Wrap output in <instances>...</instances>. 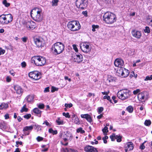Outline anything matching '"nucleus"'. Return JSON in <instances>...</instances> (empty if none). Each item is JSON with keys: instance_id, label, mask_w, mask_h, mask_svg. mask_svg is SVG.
Returning a JSON list of instances; mask_svg holds the SVG:
<instances>
[{"instance_id": "nucleus-1", "label": "nucleus", "mask_w": 152, "mask_h": 152, "mask_svg": "<svg viewBox=\"0 0 152 152\" xmlns=\"http://www.w3.org/2000/svg\"><path fill=\"white\" fill-rule=\"evenodd\" d=\"M42 10L37 7L33 9L31 12V15L32 19L36 21L39 22L42 20Z\"/></svg>"}, {"instance_id": "nucleus-2", "label": "nucleus", "mask_w": 152, "mask_h": 152, "mask_svg": "<svg viewBox=\"0 0 152 152\" xmlns=\"http://www.w3.org/2000/svg\"><path fill=\"white\" fill-rule=\"evenodd\" d=\"M64 45L61 42H57L52 46V50L54 54L57 55L61 53L64 50Z\"/></svg>"}, {"instance_id": "nucleus-3", "label": "nucleus", "mask_w": 152, "mask_h": 152, "mask_svg": "<svg viewBox=\"0 0 152 152\" xmlns=\"http://www.w3.org/2000/svg\"><path fill=\"white\" fill-rule=\"evenodd\" d=\"M31 61L32 63L34 64L37 66H43L45 64L46 62L45 58L40 56H35L32 57Z\"/></svg>"}, {"instance_id": "nucleus-4", "label": "nucleus", "mask_w": 152, "mask_h": 152, "mask_svg": "<svg viewBox=\"0 0 152 152\" xmlns=\"http://www.w3.org/2000/svg\"><path fill=\"white\" fill-rule=\"evenodd\" d=\"M104 20L108 24H112L116 20L115 15L113 13L108 12L105 13L103 16Z\"/></svg>"}, {"instance_id": "nucleus-5", "label": "nucleus", "mask_w": 152, "mask_h": 152, "mask_svg": "<svg viewBox=\"0 0 152 152\" xmlns=\"http://www.w3.org/2000/svg\"><path fill=\"white\" fill-rule=\"evenodd\" d=\"M117 96L120 99L124 100L129 98L131 95V92L127 89H124L119 91L117 94Z\"/></svg>"}, {"instance_id": "nucleus-6", "label": "nucleus", "mask_w": 152, "mask_h": 152, "mask_svg": "<svg viewBox=\"0 0 152 152\" xmlns=\"http://www.w3.org/2000/svg\"><path fill=\"white\" fill-rule=\"evenodd\" d=\"M67 26L69 29L72 31H78L80 28V26L79 22L76 21L69 22Z\"/></svg>"}, {"instance_id": "nucleus-7", "label": "nucleus", "mask_w": 152, "mask_h": 152, "mask_svg": "<svg viewBox=\"0 0 152 152\" xmlns=\"http://www.w3.org/2000/svg\"><path fill=\"white\" fill-rule=\"evenodd\" d=\"M117 72L118 76L124 77H127L129 73L128 70L123 68L118 69Z\"/></svg>"}, {"instance_id": "nucleus-8", "label": "nucleus", "mask_w": 152, "mask_h": 152, "mask_svg": "<svg viewBox=\"0 0 152 152\" xmlns=\"http://www.w3.org/2000/svg\"><path fill=\"white\" fill-rule=\"evenodd\" d=\"M148 95L147 92L146 91L139 93L137 96L138 99L141 102H145L148 99Z\"/></svg>"}, {"instance_id": "nucleus-9", "label": "nucleus", "mask_w": 152, "mask_h": 152, "mask_svg": "<svg viewBox=\"0 0 152 152\" xmlns=\"http://www.w3.org/2000/svg\"><path fill=\"white\" fill-rule=\"evenodd\" d=\"M80 47L84 53H87L91 51V48L88 43L83 42L81 43Z\"/></svg>"}, {"instance_id": "nucleus-10", "label": "nucleus", "mask_w": 152, "mask_h": 152, "mask_svg": "<svg viewBox=\"0 0 152 152\" xmlns=\"http://www.w3.org/2000/svg\"><path fill=\"white\" fill-rule=\"evenodd\" d=\"M33 39L34 43L37 47L39 48L43 46L44 44L42 38L39 37H34Z\"/></svg>"}, {"instance_id": "nucleus-11", "label": "nucleus", "mask_w": 152, "mask_h": 152, "mask_svg": "<svg viewBox=\"0 0 152 152\" xmlns=\"http://www.w3.org/2000/svg\"><path fill=\"white\" fill-rule=\"evenodd\" d=\"M85 1V0H76V5L77 7L82 10L84 9L87 7V4Z\"/></svg>"}, {"instance_id": "nucleus-12", "label": "nucleus", "mask_w": 152, "mask_h": 152, "mask_svg": "<svg viewBox=\"0 0 152 152\" xmlns=\"http://www.w3.org/2000/svg\"><path fill=\"white\" fill-rule=\"evenodd\" d=\"M28 76L30 77L35 80H37L41 78V75L37 71H33L29 72Z\"/></svg>"}, {"instance_id": "nucleus-13", "label": "nucleus", "mask_w": 152, "mask_h": 152, "mask_svg": "<svg viewBox=\"0 0 152 152\" xmlns=\"http://www.w3.org/2000/svg\"><path fill=\"white\" fill-rule=\"evenodd\" d=\"M26 28L29 30H32L34 29L36 27L35 22L32 20H29L26 22Z\"/></svg>"}, {"instance_id": "nucleus-14", "label": "nucleus", "mask_w": 152, "mask_h": 152, "mask_svg": "<svg viewBox=\"0 0 152 152\" xmlns=\"http://www.w3.org/2000/svg\"><path fill=\"white\" fill-rule=\"evenodd\" d=\"M73 61L77 63L81 62L83 60V56L81 54H74L72 56Z\"/></svg>"}, {"instance_id": "nucleus-15", "label": "nucleus", "mask_w": 152, "mask_h": 152, "mask_svg": "<svg viewBox=\"0 0 152 152\" xmlns=\"http://www.w3.org/2000/svg\"><path fill=\"white\" fill-rule=\"evenodd\" d=\"M115 65L118 67V69L122 68L124 64V61L121 59L117 58L114 61Z\"/></svg>"}, {"instance_id": "nucleus-16", "label": "nucleus", "mask_w": 152, "mask_h": 152, "mask_svg": "<svg viewBox=\"0 0 152 152\" xmlns=\"http://www.w3.org/2000/svg\"><path fill=\"white\" fill-rule=\"evenodd\" d=\"M84 150L86 152H97V150L96 148L89 145H87L85 147Z\"/></svg>"}, {"instance_id": "nucleus-17", "label": "nucleus", "mask_w": 152, "mask_h": 152, "mask_svg": "<svg viewBox=\"0 0 152 152\" xmlns=\"http://www.w3.org/2000/svg\"><path fill=\"white\" fill-rule=\"evenodd\" d=\"M132 33L133 37L138 39L140 38L141 36V32L136 30H132Z\"/></svg>"}, {"instance_id": "nucleus-18", "label": "nucleus", "mask_w": 152, "mask_h": 152, "mask_svg": "<svg viewBox=\"0 0 152 152\" xmlns=\"http://www.w3.org/2000/svg\"><path fill=\"white\" fill-rule=\"evenodd\" d=\"M0 23L2 24H7L6 15L3 14L0 16Z\"/></svg>"}, {"instance_id": "nucleus-19", "label": "nucleus", "mask_w": 152, "mask_h": 152, "mask_svg": "<svg viewBox=\"0 0 152 152\" xmlns=\"http://www.w3.org/2000/svg\"><path fill=\"white\" fill-rule=\"evenodd\" d=\"M127 146H126L125 149V152H127L128 151L132 150L134 148L133 144L131 142H127Z\"/></svg>"}, {"instance_id": "nucleus-20", "label": "nucleus", "mask_w": 152, "mask_h": 152, "mask_svg": "<svg viewBox=\"0 0 152 152\" xmlns=\"http://www.w3.org/2000/svg\"><path fill=\"white\" fill-rule=\"evenodd\" d=\"M81 117L82 118H86L90 123H91L92 121L91 117L88 114H82L81 115Z\"/></svg>"}, {"instance_id": "nucleus-21", "label": "nucleus", "mask_w": 152, "mask_h": 152, "mask_svg": "<svg viewBox=\"0 0 152 152\" xmlns=\"http://www.w3.org/2000/svg\"><path fill=\"white\" fill-rule=\"evenodd\" d=\"M34 98V95L33 94H31L27 96L26 97V99L28 103H31L33 102Z\"/></svg>"}, {"instance_id": "nucleus-22", "label": "nucleus", "mask_w": 152, "mask_h": 152, "mask_svg": "<svg viewBox=\"0 0 152 152\" xmlns=\"http://www.w3.org/2000/svg\"><path fill=\"white\" fill-rule=\"evenodd\" d=\"M14 89L16 93L19 94H21L23 92V90L20 87L16 86L14 87Z\"/></svg>"}, {"instance_id": "nucleus-23", "label": "nucleus", "mask_w": 152, "mask_h": 152, "mask_svg": "<svg viewBox=\"0 0 152 152\" xmlns=\"http://www.w3.org/2000/svg\"><path fill=\"white\" fill-rule=\"evenodd\" d=\"M6 17L7 20V24L12 20L13 17L11 14L6 15Z\"/></svg>"}, {"instance_id": "nucleus-24", "label": "nucleus", "mask_w": 152, "mask_h": 152, "mask_svg": "<svg viewBox=\"0 0 152 152\" xmlns=\"http://www.w3.org/2000/svg\"><path fill=\"white\" fill-rule=\"evenodd\" d=\"M33 111L35 113L38 114L39 117H41L42 112L38 108H34L33 109Z\"/></svg>"}, {"instance_id": "nucleus-25", "label": "nucleus", "mask_w": 152, "mask_h": 152, "mask_svg": "<svg viewBox=\"0 0 152 152\" xmlns=\"http://www.w3.org/2000/svg\"><path fill=\"white\" fill-rule=\"evenodd\" d=\"M8 107V104L7 103H2L0 104V110L6 109Z\"/></svg>"}, {"instance_id": "nucleus-26", "label": "nucleus", "mask_w": 152, "mask_h": 152, "mask_svg": "<svg viewBox=\"0 0 152 152\" xmlns=\"http://www.w3.org/2000/svg\"><path fill=\"white\" fill-rule=\"evenodd\" d=\"M33 129V126H26L24 127L23 130V131H27L28 130H31Z\"/></svg>"}, {"instance_id": "nucleus-27", "label": "nucleus", "mask_w": 152, "mask_h": 152, "mask_svg": "<svg viewBox=\"0 0 152 152\" xmlns=\"http://www.w3.org/2000/svg\"><path fill=\"white\" fill-rule=\"evenodd\" d=\"M26 104H24L22 109L20 110V112L21 113H23L24 112H27L28 111V109L26 108Z\"/></svg>"}, {"instance_id": "nucleus-28", "label": "nucleus", "mask_w": 152, "mask_h": 152, "mask_svg": "<svg viewBox=\"0 0 152 152\" xmlns=\"http://www.w3.org/2000/svg\"><path fill=\"white\" fill-rule=\"evenodd\" d=\"M122 137L120 135H115V139L117 140V141L118 142H120L121 141Z\"/></svg>"}, {"instance_id": "nucleus-29", "label": "nucleus", "mask_w": 152, "mask_h": 152, "mask_svg": "<svg viewBox=\"0 0 152 152\" xmlns=\"http://www.w3.org/2000/svg\"><path fill=\"white\" fill-rule=\"evenodd\" d=\"M126 110L129 113H132L133 111V108L132 106H129L126 108Z\"/></svg>"}, {"instance_id": "nucleus-30", "label": "nucleus", "mask_w": 152, "mask_h": 152, "mask_svg": "<svg viewBox=\"0 0 152 152\" xmlns=\"http://www.w3.org/2000/svg\"><path fill=\"white\" fill-rule=\"evenodd\" d=\"M58 0H53L52 6H57L58 5Z\"/></svg>"}, {"instance_id": "nucleus-31", "label": "nucleus", "mask_w": 152, "mask_h": 152, "mask_svg": "<svg viewBox=\"0 0 152 152\" xmlns=\"http://www.w3.org/2000/svg\"><path fill=\"white\" fill-rule=\"evenodd\" d=\"M77 133L80 132L81 134H83L85 133V131L83 130L82 128L80 127L77 129Z\"/></svg>"}, {"instance_id": "nucleus-32", "label": "nucleus", "mask_w": 152, "mask_h": 152, "mask_svg": "<svg viewBox=\"0 0 152 152\" xmlns=\"http://www.w3.org/2000/svg\"><path fill=\"white\" fill-rule=\"evenodd\" d=\"M64 136L65 137H66L67 138H68L69 137H72V135L70 132H67L64 135Z\"/></svg>"}, {"instance_id": "nucleus-33", "label": "nucleus", "mask_w": 152, "mask_h": 152, "mask_svg": "<svg viewBox=\"0 0 152 152\" xmlns=\"http://www.w3.org/2000/svg\"><path fill=\"white\" fill-rule=\"evenodd\" d=\"M2 3L5 6L7 7H9L10 5V3H7L6 0H4Z\"/></svg>"}, {"instance_id": "nucleus-34", "label": "nucleus", "mask_w": 152, "mask_h": 152, "mask_svg": "<svg viewBox=\"0 0 152 152\" xmlns=\"http://www.w3.org/2000/svg\"><path fill=\"white\" fill-rule=\"evenodd\" d=\"M151 122L150 120H146L144 122L145 125L146 126H149L151 125Z\"/></svg>"}, {"instance_id": "nucleus-35", "label": "nucleus", "mask_w": 152, "mask_h": 152, "mask_svg": "<svg viewBox=\"0 0 152 152\" xmlns=\"http://www.w3.org/2000/svg\"><path fill=\"white\" fill-rule=\"evenodd\" d=\"M92 27V31L94 32L96 31L95 29H98L99 27V26L97 25H93Z\"/></svg>"}, {"instance_id": "nucleus-36", "label": "nucleus", "mask_w": 152, "mask_h": 152, "mask_svg": "<svg viewBox=\"0 0 152 152\" xmlns=\"http://www.w3.org/2000/svg\"><path fill=\"white\" fill-rule=\"evenodd\" d=\"M144 30L145 33H146L148 34L150 33V32L149 28L147 26L145 27V29Z\"/></svg>"}, {"instance_id": "nucleus-37", "label": "nucleus", "mask_w": 152, "mask_h": 152, "mask_svg": "<svg viewBox=\"0 0 152 152\" xmlns=\"http://www.w3.org/2000/svg\"><path fill=\"white\" fill-rule=\"evenodd\" d=\"M31 117V115L30 114H27L23 116V117L27 119H28Z\"/></svg>"}, {"instance_id": "nucleus-38", "label": "nucleus", "mask_w": 152, "mask_h": 152, "mask_svg": "<svg viewBox=\"0 0 152 152\" xmlns=\"http://www.w3.org/2000/svg\"><path fill=\"white\" fill-rule=\"evenodd\" d=\"M115 134H113L112 135L110 136V138L112 141H114L115 140Z\"/></svg>"}, {"instance_id": "nucleus-39", "label": "nucleus", "mask_w": 152, "mask_h": 152, "mask_svg": "<svg viewBox=\"0 0 152 152\" xmlns=\"http://www.w3.org/2000/svg\"><path fill=\"white\" fill-rule=\"evenodd\" d=\"M63 115L64 116H65L66 118H69L70 117V116L69 115V113H66L64 112L63 113Z\"/></svg>"}, {"instance_id": "nucleus-40", "label": "nucleus", "mask_w": 152, "mask_h": 152, "mask_svg": "<svg viewBox=\"0 0 152 152\" xmlns=\"http://www.w3.org/2000/svg\"><path fill=\"white\" fill-rule=\"evenodd\" d=\"M152 79V75H150V76H147L146 77V78L144 79L145 81H147L148 80H151Z\"/></svg>"}, {"instance_id": "nucleus-41", "label": "nucleus", "mask_w": 152, "mask_h": 152, "mask_svg": "<svg viewBox=\"0 0 152 152\" xmlns=\"http://www.w3.org/2000/svg\"><path fill=\"white\" fill-rule=\"evenodd\" d=\"M38 107L40 109H43L45 107V105L44 104L42 103H41L38 105Z\"/></svg>"}, {"instance_id": "nucleus-42", "label": "nucleus", "mask_w": 152, "mask_h": 152, "mask_svg": "<svg viewBox=\"0 0 152 152\" xmlns=\"http://www.w3.org/2000/svg\"><path fill=\"white\" fill-rule=\"evenodd\" d=\"M103 99H107V100H109L110 102H112V100L110 99V97L109 96H104L103 97Z\"/></svg>"}, {"instance_id": "nucleus-43", "label": "nucleus", "mask_w": 152, "mask_h": 152, "mask_svg": "<svg viewBox=\"0 0 152 152\" xmlns=\"http://www.w3.org/2000/svg\"><path fill=\"white\" fill-rule=\"evenodd\" d=\"M108 138V137L107 136H105L104 137L102 138V140H103L104 142L106 144L107 143V139Z\"/></svg>"}, {"instance_id": "nucleus-44", "label": "nucleus", "mask_w": 152, "mask_h": 152, "mask_svg": "<svg viewBox=\"0 0 152 152\" xmlns=\"http://www.w3.org/2000/svg\"><path fill=\"white\" fill-rule=\"evenodd\" d=\"M103 132L104 133H107L108 132V128L107 126H105L102 130Z\"/></svg>"}, {"instance_id": "nucleus-45", "label": "nucleus", "mask_w": 152, "mask_h": 152, "mask_svg": "<svg viewBox=\"0 0 152 152\" xmlns=\"http://www.w3.org/2000/svg\"><path fill=\"white\" fill-rule=\"evenodd\" d=\"M58 88H56L54 86H52L51 88V92H53L55 91H57L58 90Z\"/></svg>"}, {"instance_id": "nucleus-46", "label": "nucleus", "mask_w": 152, "mask_h": 152, "mask_svg": "<svg viewBox=\"0 0 152 152\" xmlns=\"http://www.w3.org/2000/svg\"><path fill=\"white\" fill-rule=\"evenodd\" d=\"M116 79L114 78H109L107 79V81L108 82L110 83V82H113L115 81Z\"/></svg>"}, {"instance_id": "nucleus-47", "label": "nucleus", "mask_w": 152, "mask_h": 152, "mask_svg": "<svg viewBox=\"0 0 152 152\" xmlns=\"http://www.w3.org/2000/svg\"><path fill=\"white\" fill-rule=\"evenodd\" d=\"M104 108L102 107H98V113L99 114L101 113L103 110Z\"/></svg>"}, {"instance_id": "nucleus-48", "label": "nucleus", "mask_w": 152, "mask_h": 152, "mask_svg": "<svg viewBox=\"0 0 152 152\" xmlns=\"http://www.w3.org/2000/svg\"><path fill=\"white\" fill-rule=\"evenodd\" d=\"M64 105H65V106L66 107L70 108L72 106V104L71 103H70L69 104H67V103H65V104Z\"/></svg>"}, {"instance_id": "nucleus-49", "label": "nucleus", "mask_w": 152, "mask_h": 152, "mask_svg": "<svg viewBox=\"0 0 152 152\" xmlns=\"http://www.w3.org/2000/svg\"><path fill=\"white\" fill-rule=\"evenodd\" d=\"M140 91V90L139 89H137L133 91V93L134 95H136Z\"/></svg>"}, {"instance_id": "nucleus-50", "label": "nucleus", "mask_w": 152, "mask_h": 152, "mask_svg": "<svg viewBox=\"0 0 152 152\" xmlns=\"http://www.w3.org/2000/svg\"><path fill=\"white\" fill-rule=\"evenodd\" d=\"M19 144L20 145H21L22 144V142L21 141L19 142L18 141H17L16 142V145L15 146L16 147H18V144Z\"/></svg>"}, {"instance_id": "nucleus-51", "label": "nucleus", "mask_w": 152, "mask_h": 152, "mask_svg": "<svg viewBox=\"0 0 152 152\" xmlns=\"http://www.w3.org/2000/svg\"><path fill=\"white\" fill-rule=\"evenodd\" d=\"M37 140L38 142H40L43 140V138L40 136H38L37 138Z\"/></svg>"}, {"instance_id": "nucleus-52", "label": "nucleus", "mask_w": 152, "mask_h": 152, "mask_svg": "<svg viewBox=\"0 0 152 152\" xmlns=\"http://www.w3.org/2000/svg\"><path fill=\"white\" fill-rule=\"evenodd\" d=\"M21 39L22 40V41L23 42H27V40L28 39V38L27 37H24L22 38Z\"/></svg>"}, {"instance_id": "nucleus-53", "label": "nucleus", "mask_w": 152, "mask_h": 152, "mask_svg": "<svg viewBox=\"0 0 152 152\" xmlns=\"http://www.w3.org/2000/svg\"><path fill=\"white\" fill-rule=\"evenodd\" d=\"M61 151H63L64 152H68L69 151H69L68 149L66 148H62L61 149Z\"/></svg>"}, {"instance_id": "nucleus-54", "label": "nucleus", "mask_w": 152, "mask_h": 152, "mask_svg": "<svg viewBox=\"0 0 152 152\" xmlns=\"http://www.w3.org/2000/svg\"><path fill=\"white\" fill-rule=\"evenodd\" d=\"M21 65L22 67L24 68L26 65V63L25 61H23L21 63Z\"/></svg>"}, {"instance_id": "nucleus-55", "label": "nucleus", "mask_w": 152, "mask_h": 152, "mask_svg": "<svg viewBox=\"0 0 152 152\" xmlns=\"http://www.w3.org/2000/svg\"><path fill=\"white\" fill-rule=\"evenodd\" d=\"M56 122L58 125L62 124H63V121H61L56 120Z\"/></svg>"}, {"instance_id": "nucleus-56", "label": "nucleus", "mask_w": 152, "mask_h": 152, "mask_svg": "<svg viewBox=\"0 0 152 152\" xmlns=\"http://www.w3.org/2000/svg\"><path fill=\"white\" fill-rule=\"evenodd\" d=\"M73 46L74 50L76 52H77L78 50L76 47V46L75 45H73Z\"/></svg>"}, {"instance_id": "nucleus-57", "label": "nucleus", "mask_w": 152, "mask_h": 152, "mask_svg": "<svg viewBox=\"0 0 152 152\" xmlns=\"http://www.w3.org/2000/svg\"><path fill=\"white\" fill-rule=\"evenodd\" d=\"M49 87H48L46 88L44 90V92H49Z\"/></svg>"}, {"instance_id": "nucleus-58", "label": "nucleus", "mask_w": 152, "mask_h": 152, "mask_svg": "<svg viewBox=\"0 0 152 152\" xmlns=\"http://www.w3.org/2000/svg\"><path fill=\"white\" fill-rule=\"evenodd\" d=\"M45 124L47 126H50L49 123L47 121V120H45L43 123V124Z\"/></svg>"}, {"instance_id": "nucleus-59", "label": "nucleus", "mask_w": 152, "mask_h": 152, "mask_svg": "<svg viewBox=\"0 0 152 152\" xmlns=\"http://www.w3.org/2000/svg\"><path fill=\"white\" fill-rule=\"evenodd\" d=\"M64 79L65 80H68L69 82H70L71 81L70 78H69L68 77L65 76L64 77Z\"/></svg>"}, {"instance_id": "nucleus-60", "label": "nucleus", "mask_w": 152, "mask_h": 152, "mask_svg": "<svg viewBox=\"0 0 152 152\" xmlns=\"http://www.w3.org/2000/svg\"><path fill=\"white\" fill-rule=\"evenodd\" d=\"M145 148V146L144 145V143L142 144V145L140 146V148L142 150L144 149Z\"/></svg>"}, {"instance_id": "nucleus-61", "label": "nucleus", "mask_w": 152, "mask_h": 152, "mask_svg": "<svg viewBox=\"0 0 152 152\" xmlns=\"http://www.w3.org/2000/svg\"><path fill=\"white\" fill-rule=\"evenodd\" d=\"M11 79L10 78V77L7 76L6 78L7 81L8 82H10L11 81Z\"/></svg>"}, {"instance_id": "nucleus-62", "label": "nucleus", "mask_w": 152, "mask_h": 152, "mask_svg": "<svg viewBox=\"0 0 152 152\" xmlns=\"http://www.w3.org/2000/svg\"><path fill=\"white\" fill-rule=\"evenodd\" d=\"M82 14L84 15L86 17L87 16V12L86 11L83 12Z\"/></svg>"}, {"instance_id": "nucleus-63", "label": "nucleus", "mask_w": 152, "mask_h": 152, "mask_svg": "<svg viewBox=\"0 0 152 152\" xmlns=\"http://www.w3.org/2000/svg\"><path fill=\"white\" fill-rule=\"evenodd\" d=\"M5 118V119H7L9 118V115L7 113L5 115H4Z\"/></svg>"}, {"instance_id": "nucleus-64", "label": "nucleus", "mask_w": 152, "mask_h": 152, "mask_svg": "<svg viewBox=\"0 0 152 152\" xmlns=\"http://www.w3.org/2000/svg\"><path fill=\"white\" fill-rule=\"evenodd\" d=\"M5 51L4 50H0V55L3 54L5 53Z\"/></svg>"}]
</instances>
